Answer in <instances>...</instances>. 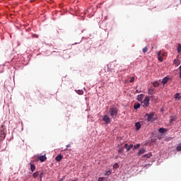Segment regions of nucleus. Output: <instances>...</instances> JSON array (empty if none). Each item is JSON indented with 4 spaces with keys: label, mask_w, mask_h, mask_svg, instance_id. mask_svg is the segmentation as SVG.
I'll use <instances>...</instances> for the list:
<instances>
[{
    "label": "nucleus",
    "mask_w": 181,
    "mask_h": 181,
    "mask_svg": "<svg viewBox=\"0 0 181 181\" xmlns=\"http://www.w3.org/2000/svg\"><path fill=\"white\" fill-rule=\"evenodd\" d=\"M153 117H155V112H151L150 114L147 113L146 115V121L147 122H153V121H155V118H153Z\"/></svg>",
    "instance_id": "obj_1"
},
{
    "label": "nucleus",
    "mask_w": 181,
    "mask_h": 181,
    "mask_svg": "<svg viewBox=\"0 0 181 181\" xmlns=\"http://www.w3.org/2000/svg\"><path fill=\"white\" fill-rule=\"evenodd\" d=\"M110 114L112 118H115L118 115V109L117 107H110Z\"/></svg>",
    "instance_id": "obj_2"
},
{
    "label": "nucleus",
    "mask_w": 181,
    "mask_h": 181,
    "mask_svg": "<svg viewBox=\"0 0 181 181\" xmlns=\"http://www.w3.org/2000/svg\"><path fill=\"white\" fill-rule=\"evenodd\" d=\"M149 101H151V98L146 96L143 102H141V105H142L144 108H147V107H149Z\"/></svg>",
    "instance_id": "obj_3"
},
{
    "label": "nucleus",
    "mask_w": 181,
    "mask_h": 181,
    "mask_svg": "<svg viewBox=\"0 0 181 181\" xmlns=\"http://www.w3.org/2000/svg\"><path fill=\"white\" fill-rule=\"evenodd\" d=\"M103 121L105 124H110L111 122V118L107 115H105L103 117Z\"/></svg>",
    "instance_id": "obj_4"
},
{
    "label": "nucleus",
    "mask_w": 181,
    "mask_h": 181,
    "mask_svg": "<svg viewBox=\"0 0 181 181\" xmlns=\"http://www.w3.org/2000/svg\"><path fill=\"white\" fill-rule=\"evenodd\" d=\"M124 148L127 149V152H129V151H131V148H134V144H125Z\"/></svg>",
    "instance_id": "obj_5"
},
{
    "label": "nucleus",
    "mask_w": 181,
    "mask_h": 181,
    "mask_svg": "<svg viewBox=\"0 0 181 181\" xmlns=\"http://www.w3.org/2000/svg\"><path fill=\"white\" fill-rule=\"evenodd\" d=\"M4 139H5V132L0 130V141H4Z\"/></svg>",
    "instance_id": "obj_6"
},
{
    "label": "nucleus",
    "mask_w": 181,
    "mask_h": 181,
    "mask_svg": "<svg viewBox=\"0 0 181 181\" xmlns=\"http://www.w3.org/2000/svg\"><path fill=\"white\" fill-rule=\"evenodd\" d=\"M157 54H158V61L159 62H163V57H162L160 56V54H162V51H159Z\"/></svg>",
    "instance_id": "obj_7"
},
{
    "label": "nucleus",
    "mask_w": 181,
    "mask_h": 181,
    "mask_svg": "<svg viewBox=\"0 0 181 181\" xmlns=\"http://www.w3.org/2000/svg\"><path fill=\"white\" fill-rule=\"evenodd\" d=\"M148 95H152L155 94V88H149L148 90Z\"/></svg>",
    "instance_id": "obj_8"
},
{
    "label": "nucleus",
    "mask_w": 181,
    "mask_h": 181,
    "mask_svg": "<svg viewBox=\"0 0 181 181\" xmlns=\"http://www.w3.org/2000/svg\"><path fill=\"white\" fill-rule=\"evenodd\" d=\"M144 152H146V149L145 148H141L139 150V151L137 153V156H141V155L144 154Z\"/></svg>",
    "instance_id": "obj_9"
},
{
    "label": "nucleus",
    "mask_w": 181,
    "mask_h": 181,
    "mask_svg": "<svg viewBox=\"0 0 181 181\" xmlns=\"http://www.w3.org/2000/svg\"><path fill=\"white\" fill-rule=\"evenodd\" d=\"M46 159H47L46 156H41L39 157V160H40V162H45Z\"/></svg>",
    "instance_id": "obj_10"
},
{
    "label": "nucleus",
    "mask_w": 181,
    "mask_h": 181,
    "mask_svg": "<svg viewBox=\"0 0 181 181\" xmlns=\"http://www.w3.org/2000/svg\"><path fill=\"white\" fill-rule=\"evenodd\" d=\"M135 127H136V130L139 131V129H141V123L136 122L135 124Z\"/></svg>",
    "instance_id": "obj_11"
},
{
    "label": "nucleus",
    "mask_w": 181,
    "mask_h": 181,
    "mask_svg": "<svg viewBox=\"0 0 181 181\" xmlns=\"http://www.w3.org/2000/svg\"><path fill=\"white\" fill-rule=\"evenodd\" d=\"M160 134H165L166 132V129L161 127L158 129Z\"/></svg>",
    "instance_id": "obj_12"
},
{
    "label": "nucleus",
    "mask_w": 181,
    "mask_h": 181,
    "mask_svg": "<svg viewBox=\"0 0 181 181\" xmlns=\"http://www.w3.org/2000/svg\"><path fill=\"white\" fill-rule=\"evenodd\" d=\"M62 159H63V156L62 155H59L55 158V160H57V162H60Z\"/></svg>",
    "instance_id": "obj_13"
},
{
    "label": "nucleus",
    "mask_w": 181,
    "mask_h": 181,
    "mask_svg": "<svg viewBox=\"0 0 181 181\" xmlns=\"http://www.w3.org/2000/svg\"><path fill=\"white\" fill-rule=\"evenodd\" d=\"M138 101H142L144 100V94H140L137 96Z\"/></svg>",
    "instance_id": "obj_14"
},
{
    "label": "nucleus",
    "mask_w": 181,
    "mask_h": 181,
    "mask_svg": "<svg viewBox=\"0 0 181 181\" xmlns=\"http://www.w3.org/2000/svg\"><path fill=\"white\" fill-rule=\"evenodd\" d=\"M168 81H169V78L168 77H165L163 81H162V83L163 85L166 84V83H168Z\"/></svg>",
    "instance_id": "obj_15"
},
{
    "label": "nucleus",
    "mask_w": 181,
    "mask_h": 181,
    "mask_svg": "<svg viewBox=\"0 0 181 181\" xmlns=\"http://www.w3.org/2000/svg\"><path fill=\"white\" fill-rule=\"evenodd\" d=\"M30 165L31 172H35V169H36V167L35 166V165L32 164V163H30Z\"/></svg>",
    "instance_id": "obj_16"
},
{
    "label": "nucleus",
    "mask_w": 181,
    "mask_h": 181,
    "mask_svg": "<svg viewBox=\"0 0 181 181\" xmlns=\"http://www.w3.org/2000/svg\"><path fill=\"white\" fill-rule=\"evenodd\" d=\"M174 64L177 66L180 65V61L179 59H174Z\"/></svg>",
    "instance_id": "obj_17"
},
{
    "label": "nucleus",
    "mask_w": 181,
    "mask_h": 181,
    "mask_svg": "<svg viewBox=\"0 0 181 181\" xmlns=\"http://www.w3.org/2000/svg\"><path fill=\"white\" fill-rule=\"evenodd\" d=\"M140 107H141V104L139 103H135L134 105V110H138V108H139Z\"/></svg>",
    "instance_id": "obj_18"
},
{
    "label": "nucleus",
    "mask_w": 181,
    "mask_h": 181,
    "mask_svg": "<svg viewBox=\"0 0 181 181\" xmlns=\"http://www.w3.org/2000/svg\"><path fill=\"white\" fill-rule=\"evenodd\" d=\"M153 87L157 88L159 86V82H158V81L153 82Z\"/></svg>",
    "instance_id": "obj_19"
},
{
    "label": "nucleus",
    "mask_w": 181,
    "mask_h": 181,
    "mask_svg": "<svg viewBox=\"0 0 181 181\" xmlns=\"http://www.w3.org/2000/svg\"><path fill=\"white\" fill-rule=\"evenodd\" d=\"M177 50V53H180V52H181V44H178Z\"/></svg>",
    "instance_id": "obj_20"
},
{
    "label": "nucleus",
    "mask_w": 181,
    "mask_h": 181,
    "mask_svg": "<svg viewBox=\"0 0 181 181\" xmlns=\"http://www.w3.org/2000/svg\"><path fill=\"white\" fill-rule=\"evenodd\" d=\"M77 93L79 95H83V94L84 93V91H83V90H78L77 91Z\"/></svg>",
    "instance_id": "obj_21"
},
{
    "label": "nucleus",
    "mask_w": 181,
    "mask_h": 181,
    "mask_svg": "<svg viewBox=\"0 0 181 181\" xmlns=\"http://www.w3.org/2000/svg\"><path fill=\"white\" fill-rule=\"evenodd\" d=\"M152 156L151 153H147L144 156V158H151Z\"/></svg>",
    "instance_id": "obj_22"
},
{
    "label": "nucleus",
    "mask_w": 181,
    "mask_h": 181,
    "mask_svg": "<svg viewBox=\"0 0 181 181\" xmlns=\"http://www.w3.org/2000/svg\"><path fill=\"white\" fill-rule=\"evenodd\" d=\"M176 149L178 152H180L181 151V144H180L177 147Z\"/></svg>",
    "instance_id": "obj_23"
},
{
    "label": "nucleus",
    "mask_w": 181,
    "mask_h": 181,
    "mask_svg": "<svg viewBox=\"0 0 181 181\" xmlns=\"http://www.w3.org/2000/svg\"><path fill=\"white\" fill-rule=\"evenodd\" d=\"M33 177H37L39 176V172H35L33 174Z\"/></svg>",
    "instance_id": "obj_24"
},
{
    "label": "nucleus",
    "mask_w": 181,
    "mask_h": 181,
    "mask_svg": "<svg viewBox=\"0 0 181 181\" xmlns=\"http://www.w3.org/2000/svg\"><path fill=\"white\" fill-rule=\"evenodd\" d=\"M173 121H176V117H170V122L172 123Z\"/></svg>",
    "instance_id": "obj_25"
},
{
    "label": "nucleus",
    "mask_w": 181,
    "mask_h": 181,
    "mask_svg": "<svg viewBox=\"0 0 181 181\" xmlns=\"http://www.w3.org/2000/svg\"><path fill=\"white\" fill-rule=\"evenodd\" d=\"M118 153H124V148H120L118 149Z\"/></svg>",
    "instance_id": "obj_26"
},
{
    "label": "nucleus",
    "mask_w": 181,
    "mask_h": 181,
    "mask_svg": "<svg viewBox=\"0 0 181 181\" xmlns=\"http://www.w3.org/2000/svg\"><path fill=\"white\" fill-rule=\"evenodd\" d=\"M143 53H146V52H148V47H145L143 49H142Z\"/></svg>",
    "instance_id": "obj_27"
},
{
    "label": "nucleus",
    "mask_w": 181,
    "mask_h": 181,
    "mask_svg": "<svg viewBox=\"0 0 181 181\" xmlns=\"http://www.w3.org/2000/svg\"><path fill=\"white\" fill-rule=\"evenodd\" d=\"M134 81H135V77L133 76L130 78L129 83H134Z\"/></svg>",
    "instance_id": "obj_28"
},
{
    "label": "nucleus",
    "mask_w": 181,
    "mask_h": 181,
    "mask_svg": "<svg viewBox=\"0 0 181 181\" xmlns=\"http://www.w3.org/2000/svg\"><path fill=\"white\" fill-rule=\"evenodd\" d=\"M180 98V95L179 93H176L175 95V98L176 100H177V98Z\"/></svg>",
    "instance_id": "obj_29"
},
{
    "label": "nucleus",
    "mask_w": 181,
    "mask_h": 181,
    "mask_svg": "<svg viewBox=\"0 0 181 181\" xmlns=\"http://www.w3.org/2000/svg\"><path fill=\"white\" fill-rule=\"evenodd\" d=\"M141 146L140 144H136V145H134V149H138V148H139Z\"/></svg>",
    "instance_id": "obj_30"
},
{
    "label": "nucleus",
    "mask_w": 181,
    "mask_h": 181,
    "mask_svg": "<svg viewBox=\"0 0 181 181\" xmlns=\"http://www.w3.org/2000/svg\"><path fill=\"white\" fill-rule=\"evenodd\" d=\"M113 168H114L115 169H117V168H119V166L118 165L117 163H115V164L113 165Z\"/></svg>",
    "instance_id": "obj_31"
},
{
    "label": "nucleus",
    "mask_w": 181,
    "mask_h": 181,
    "mask_svg": "<svg viewBox=\"0 0 181 181\" xmlns=\"http://www.w3.org/2000/svg\"><path fill=\"white\" fill-rule=\"evenodd\" d=\"M160 56H161V57H165V56H166L165 52H161Z\"/></svg>",
    "instance_id": "obj_32"
},
{
    "label": "nucleus",
    "mask_w": 181,
    "mask_h": 181,
    "mask_svg": "<svg viewBox=\"0 0 181 181\" xmlns=\"http://www.w3.org/2000/svg\"><path fill=\"white\" fill-rule=\"evenodd\" d=\"M42 178H43V173L40 174V180H42Z\"/></svg>",
    "instance_id": "obj_33"
},
{
    "label": "nucleus",
    "mask_w": 181,
    "mask_h": 181,
    "mask_svg": "<svg viewBox=\"0 0 181 181\" xmlns=\"http://www.w3.org/2000/svg\"><path fill=\"white\" fill-rule=\"evenodd\" d=\"M180 78H181V70H180Z\"/></svg>",
    "instance_id": "obj_34"
},
{
    "label": "nucleus",
    "mask_w": 181,
    "mask_h": 181,
    "mask_svg": "<svg viewBox=\"0 0 181 181\" xmlns=\"http://www.w3.org/2000/svg\"><path fill=\"white\" fill-rule=\"evenodd\" d=\"M155 96H151V98H152V100H153Z\"/></svg>",
    "instance_id": "obj_35"
},
{
    "label": "nucleus",
    "mask_w": 181,
    "mask_h": 181,
    "mask_svg": "<svg viewBox=\"0 0 181 181\" xmlns=\"http://www.w3.org/2000/svg\"><path fill=\"white\" fill-rule=\"evenodd\" d=\"M80 42H75L74 45H78Z\"/></svg>",
    "instance_id": "obj_36"
},
{
    "label": "nucleus",
    "mask_w": 181,
    "mask_h": 181,
    "mask_svg": "<svg viewBox=\"0 0 181 181\" xmlns=\"http://www.w3.org/2000/svg\"><path fill=\"white\" fill-rule=\"evenodd\" d=\"M179 69H180V70H181V65L180 66Z\"/></svg>",
    "instance_id": "obj_37"
}]
</instances>
